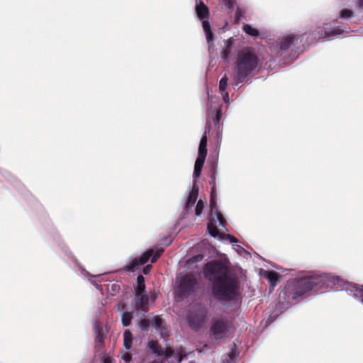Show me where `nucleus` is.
Returning a JSON list of instances; mask_svg holds the SVG:
<instances>
[{"label":"nucleus","mask_w":363,"mask_h":363,"mask_svg":"<svg viewBox=\"0 0 363 363\" xmlns=\"http://www.w3.org/2000/svg\"><path fill=\"white\" fill-rule=\"evenodd\" d=\"M196 278L192 274H180L176 279V297L179 300L186 296L194 289Z\"/></svg>","instance_id":"nucleus-5"},{"label":"nucleus","mask_w":363,"mask_h":363,"mask_svg":"<svg viewBox=\"0 0 363 363\" xmlns=\"http://www.w3.org/2000/svg\"><path fill=\"white\" fill-rule=\"evenodd\" d=\"M108 289H111L113 291H116L119 289V285L117 284H111L108 285Z\"/></svg>","instance_id":"nucleus-35"},{"label":"nucleus","mask_w":363,"mask_h":363,"mask_svg":"<svg viewBox=\"0 0 363 363\" xmlns=\"http://www.w3.org/2000/svg\"><path fill=\"white\" fill-rule=\"evenodd\" d=\"M263 277L269 281L272 286H275L281 278L278 273L272 271H264Z\"/></svg>","instance_id":"nucleus-20"},{"label":"nucleus","mask_w":363,"mask_h":363,"mask_svg":"<svg viewBox=\"0 0 363 363\" xmlns=\"http://www.w3.org/2000/svg\"><path fill=\"white\" fill-rule=\"evenodd\" d=\"M94 330L95 335H96V338H95L96 342L99 345H101L104 341V336H105V332L103 328L102 323H99V322L94 323Z\"/></svg>","instance_id":"nucleus-19"},{"label":"nucleus","mask_w":363,"mask_h":363,"mask_svg":"<svg viewBox=\"0 0 363 363\" xmlns=\"http://www.w3.org/2000/svg\"><path fill=\"white\" fill-rule=\"evenodd\" d=\"M177 354L178 356V363H180L182 359L186 357L187 353L185 352L184 349L180 348L179 350H177Z\"/></svg>","instance_id":"nucleus-27"},{"label":"nucleus","mask_w":363,"mask_h":363,"mask_svg":"<svg viewBox=\"0 0 363 363\" xmlns=\"http://www.w3.org/2000/svg\"><path fill=\"white\" fill-rule=\"evenodd\" d=\"M235 250L241 256H243L244 254L247 253L246 250L243 247H242L240 245H236Z\"/></svg>","instance_id":"nucleus-31"},{"label":"nucleus","mask_w":363,"mask_h":363,"mask_svg":"<svg viewBox=\"0 0 363 363\" xmlns=\"http://www.w3.org/2000/svg\"><path fill=\"white\" fill-rule=\"evenodd\" d=\"M223 3L230 9H233L235 0H222Z\"/></svg>","instance_id":"nucleus-29"},{"label":"nucleus","mask_w":363,"mask_h":363,"mask_svg":"<svg viewBox=\"0 0 363 363\" xmlns=\"http://www.w3.org/2000/svg\"><path fill=\"white\" fill-rule=\"evenodd\" d=\"M203 259V256L201 255H196L191 258L188 260L187 263L191 264V263L197 262L201 261Z\"/></svg>","instance_id":"nucleus-28"},{"label":"nucleus","mask_w":363,"mask_h":363,"mask_svg":"<svg viewBox=\"0 0 363 363\" xmlns=\"http://www.w3.org/2000/svg\"><path fill=\"white\" fill-rule=\"evenodd\" d=\"M151 298L152 299V301L155 300V298H156V296H155V294H152L151 295Z\"/></svg>","instance_id":"nucleus-41"},{"label":"nucleus","mask_w":363,"mask_h":363,"mask_svg":"<svg viewBox=\"0 0 363 363\" xmlns=\"http://www.w3.org/2000/svg\"><path fill=\"white\" fill-rule=\"evenodd\" d=\"M205 277L213 284V294L222 304L237 308L241 303L239 281L229 274L223 262L212 261L207 263L203 271Z\"/></svg>","instance_id":"nucleus-2"},{"label":"nucleus","mask_w":363,"mask_h":363,"mask_svg":"<svg viewBox=\"0 0 363 363\" xmlns=\"http://www.w3.org/2000/svg\"><path fill=\"white\" fill-rule=\"evenodd\" d=\"M122 358L126 362H129L131 360L132 356L130 353L126 352L123 355Z\"/></svg>","instance_id":"nucleus-33"},{"label":"nucleus","mask_w":363,"mask_h":363,"mask_svg":"<svg viewBox=\"0 0 363 363\" xmlns=\"http://www.w3.org/2000/svg\"><path fill=\"white\" fill-rule=\"evenodd\" d=\"M352 16V11L350 9H345L341 11L340 16L344 19H348Z\"/></svg>","instance_id":"nucleus-26"},{"label":"nucleus","mask_w":363,"mask_h":363,"mask_svg":"<svg viewBox=\"0 0 363 363\" xmlns=\"http://www.w3.org/2000/svg\"><path fill=\"white\" fill-rule=\"evenodd\" d=\"M164 251L163 247H157L155 250L150 249L144 252L140 257L134 258L125 266V269L129 272H135L140 265L146 263L150 258L151 262H155Z\"/></svg>","instance_id":"nucleus-6"},{"label":"nucleus","mask_w":363,"mask_h":363,"mask_svg":"<svg viewBox=\"0 0 363 363\" xmlns=\"http://www.w3.org/2000/svg\"><path fill=\"white\" fill-rule=\"evenodd\" d=\"M235 41V39L232 37L224 42L221 56L225 61H228L230 55L234 48Z\"/></svg>","instance_id":"nucleus-17"},{"label":"nucleus","mask_w":363,"mask_h":363,"mask_svg":"<svg viewBox=\"0 0 363 363\" xmlns=\"http://www.w3.org/2000/svg\"><path fill=\"white\" fill-rule=\"evenodd\" d=\"M317 32L320 38H326L340 35L343 33V30L340 27L329 28L328 25L325 23L323 28H318Z\"/></svg>","instance_id":"nucleus-14"},{"label":"nucleus","mask_w":363,"mask_h":363,"mask_svg":"<svg viewBox=\"0 0 363 363\" xmlns=\"http://www.w3.org/2000/svg\"><path fill=\"white\" fill-rule=\"evenodd\" d=\"M228 331V325L223 319H217L213 321V323L210 330V335L215 340H220L226 337Z\"/></svg>","instance_id":"nucleus-11"},{"label":"nucleus","mask_w":363,"mask_h":363,"mask_svg":"<svg viewBox=\"0 0 363 363\" xmlns=\"http://www.w3.org/2000/svg\"><path fill=\"white\" fill-rule=\"evenodd\" d=\"M144 363H164V362L160 359H154L152 361L145 362Z\"/></svg>","instance_id":"nucleus-38"},{"label":"nucleus","mask_w":363,"mask_h":363,"mask_svg":"<svg viewBox=\"0 0 363 363\" xmlns=\"http://www.w3.org/2000/svg\"><path fill=\"white\" fill-rule=\"evenodd\" d=\"M150 269H151L150 265L146 266L145 267L143 268V273L145 274H147L150 272Z\"/></svg>","instance_id":"nucleus-37"},{"label":"nucleus","mask_w":363,"mask_h":363,"mask_svg":"<svg viewBox=\"0 0 363 363\" xmlns=\"http://www.w3.org/2000/svg\"><path fill=\"white\" fill-rule=\"evenodd\" d=\"M242 30L248 35L257 38L259 35V31L256 28L253 27L250 24H244L242 26Z\"/></svg>","instance_id":"nucleus-21"},{"label":"nucleus","mask_w":363,"mask_h":363,"mask_svg":"<svg viewBox=\"0 0 363 363\" xmlns=\"http://www.w3.org/2000/svg\"><path fill=\"white\" fill-rule=\"evenodd\" d=\"M151 324L158 331L162 337L167 336L168 332L162 318L158 316L154 317L151 320Z\"/></svg>","instance_id":"nucleus-16"},{"label":"nucleus","mask_w":363,"mask_h":363,"mask_svg":"<svg viewBox=\"0 0 363 363\" xmlns=\"http://www.w3.org/2000/svg\"><path fill=\"white\" fill-rule=\"evenodd\" d=\"M258 66V58L250 48L240 50L235 58L233 71L232 86L235 89L241 86V84L247 82Z\"/></svg>","instance_id":"nucleus-3"},{"label":"nucleus","mask_w":363,"mask_h":363,"mask_svg":"<svg viewBox=\"0 0 363 363\" xmlns=\"http://www.w3.org/2000/svg\"><path fill=\"white\" fill-rule=\"evenodd\" d=\"M359 6L363 8V0H359Z\"/></svg>","instance_id":"nucleus-40"},{"label":"nucleus","mask_w":363,"mask_h":363,"mask_svg":"<svg viewBox=\"0 0 363 363\" xmlns=\"http://www.w3.org/2000/svg\"><path fill=\"white\" fill-rule=\"evenodd\" d=\"M203 208H204L203 201L201 199L199 200V201L197 202V204L196 206V208H195V214L197 216H199L202 213Z\"/></svg>","instance_id":"nucleus-24"},{"label":"nucleus","mask_w":363,"mask_h":363,"mask_svg":"<svg viewBox=\"0 0 363 363\" xmlns=\"http://www.w3.org/2000/svg\"><path fill=\"white\" fill-rule=\"evenodd\" d=\"M207 309L202 306L192 307L187 314V322L190 328L196 330L201 328L207 319Z\"/></svg>","instance_id":"nucleus-7"},{"label":"nucleus","mask_w":363,"mask_h":363,"mask_svg":"<svg viewBox=\"0 0 363 363\" xmlns=\"http://www.w3.org/2000/svg\"><path fill=\"white\" fill-rule=\"evenodd\" d=\"M132 319V314L129 312L123 313L121 317L122 323L124 326H128Z\"/></svg>","instance_id":"nucleus-23"},{"label":"nucleus","mask_w":363,"mask_h":363,"mask_svg":"<svg viewBox=\"0 0 363 363\" xmlns=\"http://www.w3.org/2000/svg\"><path fill=\"white\" fill-rule=\"evenodd\" d=\"M210 132V127L206 128L204 135L202 136L198 150V157L196 160L194 164V170L193 172V177L197 179L200 177L203 164L206 160L207 155V134Z\"/></svg>","instance_id":"nucleus-8"},{"label":"nucleus","mask_w":363,"mask_h":363,"mask_svg":"<svg viewBox=\"0 0 363 363\" xmlns=\"http://www.w3.org/2000/svg\"><path fill=\"white\" fill-rule=\"evenodd\" d=\"M147 347L152 351L154 354L157 356H162L164 359H169L174 353L171 347H167L164 350L156 341L150 340L147 342Z\"/></svg>","instance_id":"nucleus-13"},{"label":"nucleus","mask_w":363,"mask_h":363,"mask_svg":"<svg viewBox=\"0 0 363 363\" xmlns=\"http://www.w3.org/2000/svg\"><path fill=\"white\" fill-rule=\"evenodd\" d=\"M332 287H335L337 290L345 291L363 303V285L345 281L331 273L313 274L293 279L286 284L282 295H279V298H283L287 303H291L293 301L311 290Z\"/></svg>","instance_id":"nucleus-1"},{"label":"nucleus","mask_w":363,"mask_h":363,"mask_svg":"<svg viewBox=\"0 0 363 363\" xmlns=\"http://www.w3.org/2000/svg\"><path fill=\"white\" fill-rule=\"evenodd\" d=\"M222 115H223V113H222L221 108L219 107L216 109V113H215V118H213V120L217 125H219V124H220V121L222 118Z\"/></svg>","instance_id":"nucleus-25"},{"label":"nucleus","mask_w":363,"mask_h":363,"mask_svg":"<svg viewBox=\"0 0 363 363\" xmlns=\"http://www.w3.org/2000/svg\"><path fill=\"white\" fill-rule=\"evenodd\" d=\"M137 289L135 290V298L134 305L136 308H140L143 311H147L149 297L145 294V279L142 275L137 278Z\"/></svg>","instance_id":"nucleus-10"},{"label":"nucleus","mask_w":363,"mask_h":363,"mask_svg":"<svg viewBox=\"0 0 363 363\" xmlns=\"http://www.w3.org/2000/svg\"><path fill=\"white\" fill-rule=\"evenodd\" d=\"M81 275L84 277L89 278V279L94 283L92 281L93 276H91L87 271H86L84 269H81Z\"/></svg>","instance_id":"nucleus-30"},{"label":"nucleus","mask_w":363,"mask_h":363,"mask_svg":"<svg viewBox=\"0 0 363 363\" xmlns=\"http://www.w3.org/2000/svg\"><path fill=\"white\" fill-rule=\"evenodd\" d=\"M148 325H149V323L146 320H141V322L140 323V326L141 329L143 330H146L147 328L148 327Z\"/></svg>","instance_id":"nucleus-32"},{"label":"nucleus","mask_w":363,"mask_h":363,"mask_svg":"<svg viewBox=\"0 0 363 363\" xmlns=\"http://www.w3.org/2000/svg\"><path fill=\"white\" fill-rule=\"evenodd\" d=\"M303 35L298 34H289L283 36L278 41L280 51L288 50L291 45L301 43Z\"/></svg>","instance_id":"nucleus-12"},{"label":"nucleus","mask_w":363,"mask_h":363,"mask_svg":"<svg viewBox=\"0 0 363 363\" xmlns=\"http://www.w3.org/2000/svg\"><path fill=\"white\" fill-rule=\"evenodd\" d=\"M226 239L228 240L231 243H237L238 242L237 238L230 235H227Z\"/></svg>","instance_id":"nucleus-34"},{"label":"nucleus","mask_w":363,"mask_h":363,"mask_svg":"<svg viewBox=\"0 0 363 363\" xmlns=\"http://www.w3.org/2000/svg\"><path fill=\"white\" fill-rule=\"evenodd\" d=\"M214 189L215 187L213 186L212 188L210 199V211L211 214L214 212L215 216L210 218V221L208 224V230L212 237L223 239L224 238L220 233V228H225V220L216 209V201L213 195Z\"/></svg>","instance_id":"nucleus-4"},{"label":"nucleus","mask_w":363,"mask_h":363,"mask_svg":"<svg viewBox=\"0 0 363 363\" xmlns=\"http://www.w3.org/2000/svg\"><path fill=\"white\" fill-rule=\"evenodd\" d=\"M196 12L198 17L202 21L203 28L206 34L208 48L211 49L213 47V34L208 21V9L202 1H199L196 6Z\"/></svg>","instance_id":"nucleus-9"},{"label":"nucleus","mask_w":363,"mask_h":363,"mask_svg":"<svg viewBox=\"0 0 363 363\" xmlns=\"http://www.w3.org/2000/svg\"><path fill=\"white\" fill-rule=\"evenodd\" d=\"M123 345L126 350L130 349L132 345V335L128 330L123 333Z\"/></svg>","instance_id":"nucleus-22"},{"label":"nucleus","mask_w":363,"mask_h":363,"mask_svg":"<svg viewBox=\"0 0 363 363\" xmlns=\"http://www.w3.org/2000/svg\"><path fill=\"white\" fill-rule=\"evenodd\" d=\"M228 84V78L226 75L223 77L220 82H219V91L221 94L223 100L225 103L229 104L230 103V97L229 94L226 91V88Z\"/></svg>","instance_id":"nucleus-18"},{"label":"nucleus","mask_w":363,"mask_h":363,"mask_svg":"<svg viewBox=\"0 0 363 363\" xmlns=\"http://www.w3.org/2000/svg\"><path fill=\"white\" fill-rule=\"evenodd\" d=\"M196 179L194 178V185L191 190L189 191L186 201L185 202L184 209L186 213H189L194 206L199 194V188L196 184Z\"/></svg>","instance_id":"nucleus-15"},{"label":"nucleus","mask_w":363,"mask_h":363,"mask_svg":"<svg viewBox=\"0 0 363 363\" xmlns=\"http://www.w3.org/2000/svg\"><path fill=\"white\" fill-rule=\"evenodd\" d=\"M242 13L240 9H237L235 12V18L239 20L240 17L242 16Z\"/></svg>","instance_id":"nucleus-36"},{"label":"nucleus","mask_w":363,"mask_h":363,"mask_svg":"<svg viewBox=\"0 0 363 363\" xmlns=\"http://www.w3.org/2000/svg\"><path fill=\"white\" fill-rule=\"evenodd\" d=\"M223 363H233V358H232L231 355H229V359H228L225 361H224Z\"/></svg>","instance_id":"nucleus-39"}]
</instances>
